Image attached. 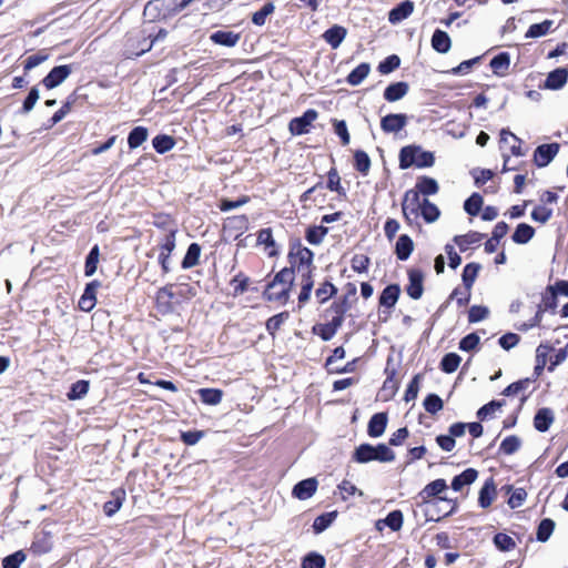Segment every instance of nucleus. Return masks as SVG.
Listing matches in <instances>:
<instances>
[{"mask_svg":"<svg viewBox=\"0 0 568 568\" xmlns=\"http://www.w3.org/2000/svg\"><path fill=\"white\" fill-rule=\"evenodd\" d=\"M447 489V484L445 479H436L429 484H427L418 494V497L422 499V503L428 505L426 510L427 520L439 521L440 516L438 511L435 509L438 508L439 504L446 500V498L438 497L442 493Z\"/></svg>","mask_w":568,"mask_h":568,"instance_id":"nucleus-1","label":"nucleus"},{"mask_svg":"<svg viewBox=\"0 0 568 568\" xmlns=\"http://www.w3.org/2000/svg\"><path fill=\"white\" fill-rule=\"evenodd\" d=\"M353 459L359 464L369 462L390 463L395 460V453L385 444L373 446L361 444L353 454Z\"/></svg>","mask_w":568,"mask_h":568,"instance_id":"nucleus-2","label":"nucleus"},{"mask_svg":"<svg viewBox=\"0 0 568 568\" xmlns=\"http://www.w3.org/2000/svg\"><path fill=\"white\" fill-rule=\"evenodd\" d=\"M434 154L422 150L420 146L407 145L399 152V168L405 170L413 165L417 168H429L434 164Z\"/></svg>","mask_w":568,"mask_h":568,"instance_id":"nucleus-3","label":"nucleus"},{"mask_svg":"<svg viewBox=\"0 0 568 568\" xmlns=\"http://www.w3.org/2000/svg\"><path fill=\"white\" fill-rule=\"evenodd\" d=\"M313 252L307 247L297 244L292 247L288 257L291 267L293 271L296 270L302 277L312 276L313 271Z\"/></svg>","mask_w":568,"mask_h":568,"instance_id":"nucleus-4","label":"nucleus"},{"mask_svg":"<svg viewBox=\"0 0 568 568\" xmlns=\"http://www.w3.org/2000/svg\"><path fill=\"white\" fill-rule=\"evenodd\" d=\"M419 192L416 189H412L405 192L402 210L405 219L408 222H413L419 215V211L423 204L420 200Z\"/></svg>","mask_w":568,"mask_h":568,"instance_id":"nucleus-5","label":"nucleus"},{"mask_svg":"<svg viewBox=\"0 0 568 568\" xmlns=\"http://www.w3.org/2000/svg\"><path fill=\"white\" fill-rule=\"evenodd\" d=\"M152 34L146 33L145 30L141 31L140 34L134 37H129L126 42V52L128 57L131 58L133 55L139 57L151 50L154 40L149 41Z\"/></svg>","mask_w":568,"mask_h":568,"instance_id":"nucleus-6","label":"nucleus"},{"mask_svg":"<svg viewBox=\"0 0 568 568\" xmlns=\"http://www.w3.org/2000/svg\"><path fill=\"white\" fill-rule=\"evenodd\" d=\"M318 113L313 109H308L302 116L294 118L288 123V130L293 135H302L310 131V126L317 119Z\"/></svg>","mask_w":568,"mask_h":568,"instance_id":"nucleus-7","label":"nucleus"},{"mask_svg":"<svg viewBox=\"0 0 568 568\" xmlns=\"http://www.w3.org/2000/svg\"><path fill=\"white\" fill-rule=\"evenodd\" d=\"M175 248V231H170L160 244L159 263L161 264L163 273L170 272V255Z\"/></svg>","mask_w":568,"mask_h":568,"instance_id":"nucleus-8","label":"nucleus"},{"mask_svg":"<svg viewBox=\"0 0 568 568\" xmlns=\"http://www.w3.org/2000/svg\"><path fill=\"white\" fill-rule=\"evenodd\" d=\"M72 73L71 65L54 67L42 80V84L51 90L60 85Z\"/></svg>","mask_w":568,"mask_h":568,"instance_id":"nucleus-9","label":"nucleus"},{"mask_svg":"<svg viewBox=\"0 0 568 568\" xmlns=\"http://www.w3.org/2000/svg\"><path fill=\"white\" fill-rule=\"evenodd\" d=\"M559 151L558 143L541 144L537 146L534 154V160L537 166L542 168L548 165Z\"/></svg>","mask_w":568,"mask_h":568,"instance_id":"nucleus-10","label":"nucleus"},{"mask_svg":"<svg viewBox=\"0 0 568 568\" xmlns=\"http://www.w3.org/2000/svg\"><path fill=\"white\" fill-rule=\"evenodd\" d=\"M407 124V115L403 113H392L381 120V128L385 133H398Z\"/></svg>","mask_w":568,"mask_h":568,"instance_id":"nucleus-11","label":"nucleus"},{"mask_svg":"<svg viewBox=\"0 0 568 568\" xmlns=\"http://www.w3.org/2000/svg\"><path fill=\"white\" fill-rule=\"evenodd\" d=\"M317 484L314 477L301 480L294 486L292 495L300 500H306L316 493Z\"/></svg>","mask_w":568,"mask_h":568,"instance_id":"nucleus-12","label":"nucleus"},{"mask_svg":"<svg viewBox=\"0 0 568 568\" xmlns=\"http://www.w3.org/2000/svg\"><path fill=\"white\" fill-rule=\"evenodd\" d=\"M409 284L406 288L407 294L413 300H418L422 297L424 287H423V273L418 270H410L408 272Z\"/></svg>","mask_w":568,"mask_h":568,"instance_id":"nucleus-13","label":"nucleus"},{"mask_svg":"<svg viewBox=\"0 0 568 568\" xmlns=\"http://www.w3.org/2000/svg\"><path fill=\"white\" fill-rule=\"evenodd\" d=\"M568 80V70L565 68H558L548 73L544 88L549 90H559L561 89Z\"/></svg>","mask_w":568,"mask_h":568,"instance_id":"nucleus-14","label":"nucleus"},{"mask_svg":"<svg viewBox=\"0 0 568 568\" xmlns=\"http://www.w3.org/2000/svg\"><path fill=\"white\" fill-rule=\"evenodd\" d=\"M554 420H555L554 412L548 407H544V408H540L537 410V413L534 417V427L538 432L545 433L550 428Z\"/></svg>","mask_w":568,"mask_h":568,"instance_id":"nucleus-15","label":"nucleus"},{"mask_svg":"<svg viewBox=\"0 0 568 568\" xmlns=\"http://www.w3.org/2000/svg\"><path fill=\"white\" fill-rule=\"evenodd\" d=\"M414 2L406 0L389 11L388 20L390 23L396 24L408 18L414 11Z\"/></svg>","mask_w":568,"mask_h":568,"instance_id":"nucleus-16","label":"nucleus"},{"mask_svg":"<svg viewBox=\"0 0 568 568\" xmlns=\"http://www.w3.org/2000/svg\"><path fill=\"white\" fill-rule=\"evenodd\" d=\"M387 425V415L385 413H377L373 415L368 422L367 433L371 437H381Z\"/></svg>","mask_w":568,"mask_h":568,"instance_id":"nucleus-17","label":"nucleus"},{"mask_svg":"<svg viewBox=\"0 0 568 568\" xmlns=\"http://www.w3.org/2000/svg\"><path fill=\"white\" fill-rule=\"evenodd\" d=\"M432 48L438 53H447L452 48V40L448 33L436 29L432 37Z\"/></svg>","mask_w":568,"mask_h":568,"instance_id":"nucleus-18","label":"nucleus"},{"mask_svg":"<svg viewBox=\"0 0 568 568\" xmlns=\"http://www.w3.org/2000/svg\"><path fill=\"white\" fill-rule=\"evenodd\" d=\"M347 31L344 27L333 26L323 33V39L331 44L333 49H337L344 41Z\"/></svg>","mask_w":568,"mask_h":568,"instance_id":"nucleus-19","label":"nucleus"},{"mask_svg":"<svg viewBox=\"0 0 568 568\" xmlns=\"http://www.w3.org/2000/svg\"><path fill=\"white\" fill-rule=\"evenodd\" d=\"M210 38L216 44L225 45V47H234L239 42L241 36H240V33H236L233 31L219 30V31L213 32Z\"/></svg>","mask_w":568,"mask_h":568,"instance_id":"nucleus-20","label":"nucleus"},{"mask_svg":"<svg viewBox=\"0 0 568 568\" xmlns=\"http://www.w3.org/2000/svg\"><path fill=\"white\" fill-rule=\"evenodd\" d=\"M478 476V473L474 468H467L462 474L455 476L452 481V488L455 491L462 490L465 486L473 484Z\"/></svg>","mask_w":568,"mask_h":568,"instance_id":"nucleus-21","label":"nucleus"},{"mask_svg":"<svg viewBox=\"0 0 568 568\" xmlns=\"http://www.w3.org/2000/svg\"><path fill=\"white\" fill-rule=\"evenodd\" d=\"M496 486L493 479L487 480L479 490L478 503L483 508H488L496 498Z\"/></svg>","mask_w":568,"mask_h":568,"instance_id":"nucleus-22","label":"nucleus"},{"mask_svg":"<svg viewBox=\"0 0 568 568\" xmlns=\"http://www.w3.org/2000/svg\"><path fill=\"white\" fill-rule=\"evenodd\" d=\"M510 65V55L508 52H501L490 61L493 72L498 77H505Z\"/></svg>","mask_w":568,"mask_h":568,"instance_id":"nucleus-23","label":"nucleus"},{"mask_svg":"<svg viewBox=\"0 0 568 568\" xmlns=\"http://www.w3.org/2000/svg\"><path fill=\"white\" fill-rule=\"evenodd\" d=\"M408 92V84L406 82H396L389 84L384 91V98L388 102H395L404 98Z\"/></svg>","mask_w":568,"mask_h":568,"instance_id":"nucleus-24","label":"nucleus"},{"mask_svg":"<svg viewBox=\"0 0 568 568\" xmlns=\"http://www.w3.org/2000/svg\"><path fill=\"white\" fill-rule=\"evenodd\" d=\"M414 250V243L412 239L403 234L398 237L395 246V253L398 260L406 261Z\"/></svg>","mask_w":568,"mask_h":568,"instance_id":"nucleus-25","label":"nucleus"},{"mask_svg":"<svg viewBox=\"0 0 568 568\" xmlns=\"http://www.w3.org/2000/svg\"><path fill=\"white\" fill-rule=\"evenodd\" d=\"M400 288L396 284H392L386 286L381 296H379V304L385 307H393L399 296Z\"/></svg>","mask_w":568,"mask_h":568,"instance_id":"nucleus-26","label":"nucleus"},{"mask_svg":"<svg viewBox=\"0 0 568 568\" xmlns=\"http://www.w3.org/2000/svg\"><path fill=\"white\" fill-rule=\"evenodd\" d=\"M163 3L161 0L149 1L144 7L143 14L149 21L156 19H166V14L163 11Z\"/></svg>","mask_w":568,"mask_h":568,"instance_id":"nucleus-27","label":"nucleus"},{"mask_svg":"<svg viewBox=\"0 0 568 568\" xmlns=\"http://www.w3.org/2000/svg\"><path fill=\"white\" fill-rule=\"evenodd\" d=\"M535 235V230L532 226L520 223L517 225L511 239L517 244H526L528 243Z\"/></svg>","mask_w":568,"mask_h":568,"instance_id":"nucleus-28","label":"nucleus"},{"mask_svg":"<svg viewBox=\"0 0 568 568\" xmlns=\"http://www.w3.org/2000/svg\"><path fill=\"white\" fill-rule=\"evenodd\" d=\"M290 291L283 286L267 285L264 297L268 301L285 303L288 300Z\"/></svg>","mask_w":568,"mask_h":568,"instance_id":"nucleus-29","label":"nucleus"},{"mask_svg":"<svg viewBox=\"0 0 568 568\" xmlns=\"http://www.w3.org/2000/svg\"><path fill=\"white\" fill-rule=\"evenodd\" d=\"M112 499L106 501L103 506L104 513L106 516L111 517L114 515L122 506L123 500L125 499L124 490H115L112 493Z\"/></svg>","mask_w":568,"mask_h":568,"instance_id":"nucleus-30","label":"nucleus"},{"mask_svg":"<svg viewBox=\"0 0 568 568\" xmlns=\"http://www.w3.org/2000/svg\"><path fill=\"white\" fill-rule=\"evenodd\" d=\"M197 394L201 400L206 405H219L223 397V392L217 388H200Z\"/></svg>","mask_w":568,"mask_h":568,"instance_id":"nucleus-31","label":"nucleus"},{"mask_svg":"<svg viewBox=\"0 0 568 568\" xmlns=\"http://www.w3.org/2000/svg\"><path fill=\"white\" fill-rule=\"evenodd\" d=\"M371 65L366 62L357 65L347 77V83L351 85H358L369 74Z\"/></svg>","mask_w":568,"mask_h":568,"instance_id":"nucleus-32","label":"nucleus"},{"mask_svg":"<svg viewBox=\"0 0 568 568\" xmlns=\"http://www.w3.org/2000/svg\"><path fill=\"white\" fill-rule=\"evenodd\" d=\"M293 281L294 271L290 267H285L274 276L273 281L268 285L283 286L291 290Z\"/></svg>","mask_w":568,"mask_h":568,"instance_id":"nucleus-33","label":"nucleus"},{"mask_svg":"<svg viewBox=\"0 0 568 568\" xmlns=\"http://www.w3.org/2000/svg\"><path fill=\"white\" fill-rule=\"evenodd\" d=\"M201 254V247L197 243H192L186 251V254L182 261V268L187 270L195 266L199 263Z\"/></svg>","mask_w":568,"mask_h":568,"instance_id":"nucleus-34","label":"nucleus"},{"mask_svg":"<svg viewBox=\"0 0 568 568\" xmlns=\"http://www.w3.org/2000/svg\"><path fill=\"white\" fill-rule=\"evenodd\" d=\"M337 517V511H329L316 517L313 523V530L315 534H321L326 530Z\"/></svg>","mask_w":568,"mask_h":568,"instance_id":"nucleus-35","label":"nucleus"},{"mask_svg":"<svg viewBox=\"0 0 568 568\" xmlns=\"http://www.w3.org/2000/svg\"><path fill=\"white\" fill-rule=\"evenodd\" d=\"M438 189V183L433 178L423 176L416 183V190L424 195H434Z\"/></svg>","mask_w":568,"mask_h":568,"instance_id":"nucleus-36","label":"nucleus"},{"mask_svg":"<svg viewBox=\"0 0 568 568\" xmlns=\"http://www.w3.org/2000/svg\"><path fill=\"white\" fill-rule=\"evenodd\" d=\"M148 129L144 126H136L134 128L129 136H128V144L130 149H136L139 148L143 142L148 139Z\"/></svg>","mask_w":568,"mask_h":568,"instance_id":"nucleus-37","label":"nucleus"},{"mask_svg":"<svg viewBox=\"0 0 568 568\" xmlns=\"http://www.w3.org/2000/svg\"><path fill=\"white\" fill-rule=\"evenodd\" d=\"M552 24H554L552 20H545L540 23H534L529 27L525 37L527 39L544 37L550 31Z\"/></svg>","mask_w":568,"mask_h":568,"instance_id":"nucleus-38","label":"nucleus"},{"mask_svg":"<svg viewBox=\"0 0 568 568\" xmlns=\"http://www.w3.org/2000/svg\"><path fill=\"white\" fill-rule=\"evenodd\" d=\"M550 347L548 345H544V344H540L537 349H536V365H535V368H534V373L536 376H539L546 364H547V358H548V354L550 352Z\"/></svg>","mask_w":568,"mask_h":568,"instance_id":"nucleus-39","label":"nucleus"},{"mask_svg":"<svg viewBox=\"0 0 568 568\" xmlns=\"http://www.w3.org/2000/svg\"><path fill=\"white\" fill-rule=\"evenodd\" d=\"M484 237V234L473 232L466 235L455 236L454 241L458 245L462 252L468 250L471 244L478 243Z\"/></svg>","mask_w":568,"mask_h":568,"instance_id":"nucleus-40","label":"nucleus"},{"mask_svg":"<svg viewBox=\"0 0 568 568\" xmlns=\"http://www.w3.org/2000/svg\"><path fill=\"white\" fill-rule=\"evenodd\" d=\"M152 144L158 153L163 154L173 149V146L175 145V141L170 135L160 134L153 139Z\"/></svg>","mask_w":568,"mask_h":568,"instance_id":"nucleus-41","label":"nucleus"},{"mask_svg":"<svg viewBox=\"0 0 568 568\" xmlns=\"http://www.w3.org/2000/svg\"><path fill=\"white\" fill-rule=\"evenodd\" d=\"M419 213L427 223H433L439 217L438 207L427 199L423 200Z\"/></svg>","mask_w":568,"mask_h":568,"instance_id":"nucleus-42","label":"nucleus"},{"mask_svg":"<svg viewBox=\"0 0 568 568\" xmlns=\"http://www.w3.org/2000/svg\"><path fill=\"white\" fill-rule=\"evenodd\" d=\"M480 270V265L477 263H469L464 267L463 271V282L465 286L467 287V291H470L478 272Z\"/></svg>","mask_w":568,"mask_h":568,"instance_id":"nucleus-43","label":"nucleus"},{"mask_svg":"<svg viewBox=\"0 0 568 568\" xmlns=\"http://www.w3.org/2000/svg\"><path fill=\"white\" fill-rule=\"evenodd\" d=\"M460 361V356L456 353H448L443 357L440 368L445 373H454L458 368Z\"/></svg>","mask_w":568,"mask_h":568,"instance_id":"nucleus-44","label":"nucleus"},{"mask_svg":"<svg viewBox=\"0 0 568 568\" xmlns=\"http://www.w3.org/2000/svg\"><path fill=\"white\" fill-rule=\"evenodd\" d=\"M327 233L328 229L325 226H312L307 229L306 240L313 245H318L322 243Z\"/></svg>","mask_w":568,"mask_h":568,"instance_id":"nucleus-45","label":"nucleus"},{"mask_svg":"<svg viewBox=\"0 0 568 568\" xmlns=\"http://www.w3.org/2000/svg\"><path fill=\"white\" fill-rule=\"evenodd\" d=\"M555 529V521L552 519H542L537 529V540L546 542Z\"/></svg>","mask_w":568,"mask_h":568,"instance_id":"nucleus-46","label":"nucleus"},{"mask_svg":"<svg viewBox=\"0 0 568 568\" xmlns=\"http://www.w3.org/2000/svg\"><path fill=\"white\" fill-rule=\"evenodd\" d=\"M520 446L521 439L516 435H510L501 442L499 449L506 455H513L520 448Z\"/></svg>","mask_w":568,"mask_h":568,"instance_id":"nucleus-47","label":"nucleus"},{"mask_svg":"<svg viewBox=\"0 0 568 568\" xmlns=\"http://www.w3.org/2000/svg\"><path fill=\"white\" fill-rule=\"evenodd\" d=\"M483 206V197L478 193L471 194L464 203V210L469 215H477Z\"/></svg>","mask_w":568,"mask_h":568,"instance_id":"nucleus-48","label":"nucleus"},{"mask_svg":"<svg viewBox=\"0 0 568 568\" xmlns=\"http://www.w3.org/2000/svg\"><path fill=\"white\" fill-rule=\"evenodd\" d=\"M274 4L272 2L265 3L261 10L256 11L252 16V22L255 26H264L270 14L274 12Z\"/></svg>","mask_w":568,"mask_h":568,"instance_id":"nucleus-49","label":"nucleus"},{"mask_svg":"<svg viewBox=\"0 0 568 568\" xmlns=\"http://www.w3.org/2000/svg\"><path fill=\"white\" fill-rule=\"evenodd\" d=\"M99 262V247L93 246L85 258L84 273L87 276H91L95 273Z\"/></svg>","mask_w":568,"mask_h":568,"instance_id":"nucleus-50","label":"nucleus"},{"mask_svg":"<svg viewBox=\"0 0 568 568\" xmlns=\"http://www.w3.org/2000/svg\"><path fill=\"white\" fill-rule=\"evenodd\" d=\"M337 292V288L335 285H333L331 282H324L316 291L315 295L320 303H325L328 301L333 295H335Z\"/></svg>","mask_w":568,"mask_h":568,"instance_id":"nucleus-51","label":"nucleus"},{"mask_svg":"<svg viewBox=\"0 0 568 568\" xmlns=\"http://www.w3.org/2000/svg\"><path fill=\"white\" fill-rule=\"evenodd\" d=\"M494 544L501 551H510L516 547L515 540L510 536L503 532L495 535Z\"/></svg>","mask_w":568,"mask_h":568,"instance_id":"nucleus-52","label":"nucleus"},{"mask_svg":"<svg viewBox=\"0 0 568 568\" xmlns=\"http://www.w3.org/2000/svg\"><path fill=\"white\" fill-rule=\"evenodd\" d=\"M444 403L436 394H429L424 400V408L427 413L435 415L443 409Z\"/></svg>","mask_w":568,"mask_h":568,"instance_id":"nucleus-53","label":"nucleus"},{"mask_svg":"<svg viewBox=\"0 0 568 568\" xmlns=\"http://www.w3.org/2000/svg\"><path fill=\"white\" fill-rule=\"evenodd\" d=\"M88 390H89V382L78 381L72 384L70 392L68 393V398L71 400L80 399L87 395Z\"/></svg>","mask_w":568,"mask_h":568,"instance_id":"nucleus-54","label":"nucleus"},{"mask_svg":"<svg viewBox=\"0 0 568 568\" xmlns=\"http://www.w3.org/2000/svg\"><path fill=\"white\" fill-rule=\"evenodd\" d=\"M355 168L358 172L363 174H367L371 168V159L368 154L364 151H356L354 155Z\"/></svg>","mask_w":568,"mask_h":568,"instance_id":"nucleus-55","label":"nucleus"},{"mask_svg":"<svg viewBox=\"0 0 568 568\" xmlns=\"http://www.w3.org/2000/svg\"><path fill=\"white\" fill-rule=\"evenodd\" d=\"M399 64L400 59L396 54H392L378 64V71L382 74H388L396 70L399 67Z\"/></svg>","mask_w":568,"mask_h":568,"instance_id":"nucleus-56","label":"nucleus"},{"mask_svg":"<svg viewBox=\"0 0 568 568\" xmlns=\"http://www.w3.org/2000/svg\"><path fill=\"white\" fill-rule=\"evenodd\" d=\"M327 189L335 191L341 195H345V190L341 186V178L336 169H331L327 174Z\"/></svg>","mask_w":568,"mask_h":568,"instance_id":"nucleus-57","label":"nucleus"},{"mask_svg":"<svg viewBox=\"0 0 568 568\" xmlns=\"http://www.w3.org/2000/svg\"><path fill=\"white\" fill-rule=\"evenodd\" d=\"M385 525H387L393 531H398L403 526V514L400 510L390 511L387 517L384 519Z\"/></svg>","mask_w":568,"mask_h":568,"instance_id":"nucleus-58","label":"nucleus"},{"mask_svg":"<svg viewBox=\"0 0 568 568\" xmlns=\"http://www.w3.org/2000/svg\"><path fill=\"white\" fill-rule=\"evenodd\" d=\"M325 558L322 555L308 554L302 561V568H324Z\"/></svg>","mask_w":568,"mask_h":568,"instance_id":"nucleus-59","label":"nucleus"},{"mask_svg":"<svg viewBox=\"0 0 568 568\" xmlns=\"http://www.w3.org/2000/svg\"><path fill=\"white\" fill-rule=\"evenodd\" d=\"M313 285H314V282H313L312 276H304V277H302V290H301V293L298 295V303L300 304H304V303H306L310 300L311 293H312V290H313Z\"/></svg>","mask_w":568,"mask_h":568,"instance_id":"nucleus-60","label":"nucleus"},{"mask_svg":"<svg viewBox=\"0 0 568 568\" xmlns=\"http://www.w3.org/2000/svg\"><path fill=\"white\" fill-rule=\"evenodd\" d=\"M551 215H552V210L548 209L544 205H539V206L535 207V210L531 212V219L535 222H538L541 224L547 223L550 220Z\"/></svg>","mask_w":568,"mask_h":568,"instance_id":"nucleus-61","label":"nucleus"},{"mask_svg":"<svg viewBox=\"0 0 568 568\" xmlns=\"http://www.w3.org/2000/svg\"><path fill=\"white\" fill-rule=\"evenodd\" d=\"M26 555L20 550L16 551L12 555L7 556L2 560L3 568H19L20 565L24 561Z\"/></svg>","mask_w":568,"mask_h":568,"instance_id":"nucleus-62","label":"nucleus"},{"mask_svg":"<svg viewBox=\"0 0 568 568\" xmlns=\"http://www.w3.org/2000/svg\"><path fill=\"white\" fill-rule=\"evenodd\" d=\"M489 314V311L485 306L474 305L468 312V321L470 323H477L485 320Z\"/></svg>","mask_w":568,"mask_h":568,"instance_id":"nucleus-63","label":"nucleus"},{"mask_svg":"<svg viewBox=\"0 0 568 568\" xmlns=\"http://www.w3.org/2000/svg\"><path fill=\"white\" fill-rule=\"evenodd\" d=\"M40 98L39 89L37 87H33L26 100L23 101L22 105V113H29L36 105Z\"/></svg>","mask_w":568,"mask_h":568,"instance_id":"nucleus-64","label":"nucleus"}]
</instances>
